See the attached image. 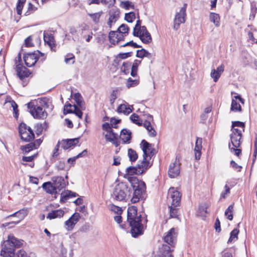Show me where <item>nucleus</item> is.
Here are the masks:
<instances>
[{
  "mask_svg": "<svg viewBox=\"0 0 257 257\" xmlns=\"http://www.w3.org/2000/svg\"><path fill=\"white\" fill-rule=\"evenodd\" d=\"M127 221L131 227V233L134 237L143 234L144 226L142 223L141 215L138 214L137 207L132 206L127 209Z\"/></svg>",
  "mask_w": 257,
  "mask_h": 257,
  "instance_id": "obj_1",
  "label": "nucleus"
},
{
  "mask_svg": "<svg viewBox=\"0 0 257 257\" xmlns=\"http://www.w3.org/2000/svg\"><path fill=\"white\" fill-rule=\"evenodd\" d=\"M128 181L131 183L134 190L131 199L132 203H136L140 200L145 199L147 197L145 183L134 176L128 177Z\"/></svg>",
  "mask_w": 257,
  "mask_h": 257,
  "instance_id": "obj_2",
  "label": "nucleus"
},
{
  "mask_svg": "<svg viewBox=\"0 0 257 257\" xmlns=\"http://www.w3.org/2000/svg\"><path fill=\"white\" fill-rule=\"evenodd\" d=\"M22 242L12 235L8 236V239L4 241L1 255L4 257H14L16 247L22 245Z\"/></svg>",
  "mask_w": 257,
  "mask_h": 257,
  "instance_id": "obj_3",
  "label": "nucleus"
},
{
  "mask_svg": "<svg viewBox=\"0 0 257 257\" xmlns=\"http://www.w3.org/2000/svg\"><path fill=\"white\" fill-rule=\"evenodd\" d=\"M242 130H238V128H234L231 131L230 135L231 142L232 147H231L229 144V148L230 152L234 153L235 155L239 157L241 155V150L238 149L240 146V140L242 137Z\"/></svg>",
  "mask_w": 257,
  "mask_h": 257,
  "instance_id": "obj_4",
  "label": "nucleus"
},
{
  "mask_svg": "<svg viewBox=\"0 0 257 257\" xmlns=\"http://www.w3.org/2000/svg\"><path fill=\"white\" fill-rule=\"evenodd\" d=\"M131 196L130 189L125 182H120L117 184L112 194V197L117 201L125 200L127 196Z\"/></svg>",
  "mask_w": 257,
  "mask_h": 257,
  "instance_id": "obj_5",
  "label": "nucleus"
},
{
  "mask_svg": "<svg viewBox=\"0 0 257 257\" xmlns=\"http://www.w3.org/2000/svg\"><path fill=\"white\" fill-rule=\"evenodd\" d=\"M143 144L142 150L143 151V164L145 167H151L150 160L151 157L155 154V150L152 147V145L145 140L142 141Z\"/></svg>",
  "mask_w": 257,
  "mask_h": 257,
  "instance_id": "obj_6",
  "label": "nucleus"
},
{
  "mask_svg": "<svg viewBox=\"0 0 257 257\" xmlns=\"http://www.w3.org/2000/svg\"><path fill=\"white\" fill-rule=\"evenodd\" d=\"M19 133L21 139L25 142H30L34 139V134L32 130L24 123L20 124Z\"/></svg>",
  "mask_w": 257,
  "mask_h": 257,
  "instance_id": "obj_7",
  "label": "nucleus"
},
{
  "mask_svg": "<svg viewBox=\"0 0 257 257\" xmlns=\"http://www.w3.org/2000/svg\"><path fill=\"white\" fill-rule=\"evenodd\" d=\"M31 114L34 118H44L47 116L46 111L40 106H35L34 103L30 102L27 104Z\"/></svg>",
  "mask_w": 257,
  "mask_h": 257,
  "instance_id": "obj_8",
  "label": "nucleus"
},
{
  "mask_svg": "<svg viewBox=\"0 0 257 257\" xmlns=\"http://www.w3.org/2000/svg\"><path fill=\"white\" fill-rule=\"evenodd\" d=\"M186 8L187 4H184L183 7L180 10V11L176 13L174 21L173 28L174 30H177L179 29L180 24L185 22Z\"/></svg>",
  "mask_w": 257,
  "mask_h": 257,
  "instance_id": "obj_9",
  "label": "nucleus"
},
{
  "mask_svg": "<svg viewBox=\"0 0 257 257\" xmlns=\"http://www.w3.org/2000/svg\"><path fill=\"white\" fill-rule=\"evenodd\" d=\"M168 202H171V205H180L181 199V193L174 187H171L168 192Z\"/></svg>",
  "mask_w": 257,
  "mask_h": 257,
  "instance_id": "obj_10",
  "label": "nucleus"
},
{
  "mask_svg": "<svg viewBox=\"0 0 257 257\" xmlns=\"http://www.w3.org/2000/svg\"><path fill=\"white\" fill-rule=\"evenodd\" d=\"M43 55L39 51L37 50L33 53H30L25 54L24 56V60L27 67H30L34 66L38 61L39 56Z\"/></svg>",
  "mask_w": 257,
  "mask_h": 257,
  "instance_id": "obj_11",
  "label": "nucleus"
},
{
  "mask_svg": "<svg viewBox=\"0 0 257 257\" xmlns=\"http://www.w3.org/2000/svg\"><path fill=\"white\" fill-rule=\"evenodd\" d=\"M177 235L178 229L172 228L166 233L163 239L164 241L168 244L167 245L174 247L177 241Z\"/></svg>",
  "mask_w": 257,
  "mask_h": 257,
  "instance_id": "obj_12",
  "label": "nucleus"
},
{
  "mask_svg": "<svg viewBox=\"0 0 257 257\" xmlns=\"http://www.w3.org/2000/svg\"><path fill=\"white\" fill-rule=\"evenodd\" d=\"M180 165L179 158L176 156L175 161L169 166L168 175L170 178H175L180 174Z\"/></svg>",
  "mask_w": 257,
  "mask_h": 257,
  "instance_id": "obj_13",
  "label": "nucleus"
},
{
  "mask_svg": "<svg viewBox=\"0 0 257 257\" xmlns=\"http://www.w3.org/2000/svg\"><path fill=\"white\" fill-rule=\"evenodd\" d=\"M143 161L139 162L137 167H129L126 170V174L133 175L134 174H142L150 167H145L142 164Z\"/></svg>",
  "mask_w": 257,
  "mask_h": 257,
  "instance_id": "obj_14",
  "label": "nucleus"
},
{
  "mask_svg": "<svg viewBox=\"0 0 257 257\" xmlns=\"http://www.w3.org/2000/svg\"><path fill=\"white\" fill-rule=\"evenodd\" d=\"M67 113H74L80 118H82L83 114L82 112L76 105H71L70 103L65 105L64 107V114H66Z\"/></svg>",
  "mask_w": 257,
  "mask_h": 257,
  "instance_id": "obj_15",
  "label": "nucleus"
},
{
  "mask_svg": "<svg viewBox=\"0 0 257 257\" xmlns=\"http://www.w3.org/2000/svg\"><path fill=\"white\" fill-rule=\"evenodd\" d=\"M171 247H173L166 244H163L159 248L158 254L155 257H173L171 253Z\"/></svg>",
  "mask_w": 257,
  "mask_h": 257,
  "instance_id": "obj_16",
  "label": "nucleus"
},
{
  "mask_svg": "<svg viewBox=\"0 0 257 257\" xmlns=\"http://www.w3.org/2000/svg\"><path fill=\"white\" fill-rule=\"evenodd\" d=\"M108 38L111 44L116 45L120 41L124 40V36L120 32L110 31L109 34Z\"/></svg>",
  "mask_w": 257,
  "mask_h": 257,
  "instance_id": "obj_17",
  "label": "nucleus"
},
{
  "mask_svg": "<svg viewBox=\"0 0 257 257\" xmlns=\"http://www.w3.org/2000/svg\"><path fill=\"white\" fill-rule=\"evenodd\" d=\"M139 35L137 36L139 37L141 40L145 44H149L152 41V37L150 33L148 32L145 26H143L142 31H139Z\"/></svg>",
  "mask_w": 257,
  "mask_h": 257,
  "instance_id": "obj_18",
  "label": "nucleus"
},
{
  "mask_svg": "<svg viewBox=\"0 0 257 257\" xmlns=\"http://www.w3.org/2000/svg\"><path fill=\"white\" fill-rule=\"evenodd\" d=\"M51 180L57 190L59 191L65 188L66 185V181L62 177L54 176L52 178Z\"/></svg>",
  "mask_w": 257,
  "mask_h": 257,
  "instance_id": "obj_19",
  "label": "nucleus"
},
{
  "mask_svg": "<svg viewBox=\"0 0 257 257\" xmlns=\"http://www.w3.org/2000/svg\"><path fill=\"white\" fill-rule=\"evenodd\" d=\"M238 100L242 103H244V99H242L240 95L234 96V98L232 100L231 105V110L233 111H241V107L237 100Z\"/></svg>",
  "mask_w": 257,
  "mask_h": 257,
  "instance_id": "obj_20",
  "label": "nucleus"
},
{
  "mask_svg": "<svg viewBox=\"0 0 257 257\" xmlns=\"http://www.w3.org/2000/svg\"><path fill=\"white\" fill-rule=\"evenodd\" d=\"M16 69L18 76L21 80L28 77L30 74L29 70L21 64L17 65Z\"/></svg>",
  "mask_w": 257,
  "mask_h": 257,
  "instance_id": "obj_21",
  "label": "nucleus"
},
{
  "mask_svg": "<svg viewBox=\"0 0 257 257\" xmlns=\"http://www.w3.org/2000/svg\"><path fill=\"white\" fill-rule=\"evenodd\" d=\"M119 14L120 12L118 10H112L110 11L109 18L107 22V24L110 28L118 19Z\"/></svg>",
  "mask_w": 257,
  "mask_h": 257,
  "instance_id": "obj_22",
  "label": "nucleus"
},
{
  "mask_svg": "<svg viewBox=\"0 0 257 257\" xmlns=\"http://www.w3.org/2000/svg\"><path fill=\"white\" fill-rule=\"evenodd\" d=\"M118 135L114 133L112 130L106 133L105 135V138L107 141L111 142L114 145L115 147H118L119 145L117 139Z\"/></svg>",
  "mask_w": 257,
  "mask_h": 257,
  "instance_id": "obj_23",
  "label": "nucleus"
},
{
  "mask_svg": "<svg viewBox=\"0 0 257 257\" xmlns=\"http://www.w3.org/2000/svg\"><path fill=\"white\" fill-rule=\"evenodd\" d=\"M79 142V139L63 140L61 142V147L64 150L69 149L72 146L76 145Z\"/></svg>",
  "mask_w": 257,
  "mask_h": 257,
  "instance_id": "obj_24",
  "label": "nucleus"
},
{
  "mask_svg": "<svg viewBox=\"0 0 257 257\" xmlns=\"http://www.w3.org/2000/svg\"><path fill=\"white\" fill-rule=\"evenodd\" d=\"M64 214V211L62 209L52 210L50 212L47 216V218L50 220L57 218H61Z\"/></svg>",
  "mask_w": 257,
  "mask_h": 257,
  "instance_id": "obj_25",
  "label": "nucleus"
},
{
  "mask_svg": "<svg viewBox=\"0 0 257 257\" xmlns=\"http://www.w3.org/2000/svg\"><path fill=\"white\" fill-rule=\"evenodd\" d=\"M42 187L48 193L53 194L57 192V190L53 182H45L43 184Z\"/></svg>",
  "mask_w": 257,
  "mask_h": 257,
  "instance_id": "obj_26",
  "label": "nucleus"
},
{
  "mask_svg": "<svg viewBox=\"0 0 257 257\" xmlns=\"http://www.w3.org/2000/svg\"><path fill=\"white\" fill-rule=\"evenodd\" d=\"M143 126L147 130L148 135L151 137H155L157 136V132L152 126L150 121L145 120L143 123Z\"/></svg>",
  "mask_w": 257,
  "mask_h": 257,
  "instance_id": "obj_27",
  "label": "nucleus"
},
{
  "mask_svg": "<svg viewBox=\"0 0 257 257\" xmlns=\"http://www.w3.org/2000/svg\"><path fill=\"white\" fill-rule=\"evenodd\" d=\"M131 107H132V106H130L126 104H121L118 106L117 111L119 113H122L125 115H127L133 111V109Z\"/></svg>",
  "mask_w": 257,
  "mask_h": 257,
  "instance_id": "obj_28",
  "label": "nucleus"
},
{
  "mask_svg": "<svg viewBox=\"0 0 257 257\" xmlns=\"http://www.w3.org/2000/svg\"><path fill=\"white\" fill-rule=\"evenodd\" d=\"M120 138L123 143H130L131 139V132L126 129L122 130L121 132Z\"/></svg>",
  "mask_w": 257,
  "mask_h": 257,
  "instance_id": "obj_29",
  "label": "nucleus"
},
{
  "mask_svg": "<svg viewBox=\"0 0 257 257\" xmlns=\"http://www.w3.org/2000/svg\"><path fill=\"white\" fill-rule=\"evenodd\" d=\"M77 194L71 191L67 190L66 192H62L61 194V202H65L69 198L76 197Z\"/></svg>",
  "mask_w": 257,
  "mask_h": 257,
  "instance_id": "obj_30",
  "label": "nucleus"
},
{
  "mask_svg": "<svg viewBox=\"0 0 257 257\" xmlns=\"http://www.w3.org/2000/svg\"><path fill=\"white\" fill-rule=\"evenodd\" d=\"M180 205H170L169 206L170 208V216L171 218H178L179 213V208L178 207Z\"/></svg>",
  "mask_w": 257,
  "mask_h": 257,
  "instance_id": "obj_31",
  "label": "nucleus"
},
{
  "mask_svg": "<svg viewBox=\"0 0 257 257\" xmlns=\"http://www.w3.org/2000/svg\"><path fill=\"white\" fill-rule=\"evenodd\" d=\"M136 56L138 58H143L145 57L148 58H152V55L145 49H142L137 51Z\"/></svg>",
  "mask_w": 257,
  "mask_h": 257,
  "instance_id": "obj_32",
  "label": "nucleus"
},
{
  "mask_svg": "<svg viewBox=\"0 0 257 257\" xmlns=\"http://www.w3.org/2000/svg\"><path fill=\"white\" fill-rule=\"evenodd\" d=\"M209 19L210 21L213 22L216 27H218L219 26L220 17L218 14L211 13L209 16Z\"/></svg>",
  "mask_w": 257,
  "mask_h": 257,
  "instance_id": "obj_33",
  "label": "nucleus"
},
{
  "mask_svg": "<svg viewBox=\"0 0 257 257\" xmlns=\"http://www.w3.org/2000/svg\"><path fill=\"white\" fill-rule=\"evenodd\" d=\"M239 231L238 229L235 228L230 232V237L227 241L228 243H231L232 241H235L238 239Z\"/></svg>",
  "mask_w": 257,
  "mask_h": 257,
  "instance_id": "obj_34",
  "label": "nucleus"
},
{
  "mask_svg": "<svg viewBox=\"0 0 257 257\" xmlns=\"http://www.w3.org/2000/svg\"><path fill=\"white\" fill-rule=\"evenodd\" d=\"M37 146L36 143H30L28 144H27L25 146H23L21 147V149L25 153H28L31 150H33L34 149H36Z\"/></svg>",
  "mask_w": 257,
  "mask_h": 257,
  "instance_id": "obj_35",
  "label": "nucleus"
},
{
  "mask_svg": "<svg viewBox=\"0 0 257 257\" xmlns=\"http://www.w3.org/2000/svg\"><path fill=\"white\" fill-rule=\"evenodd\" d=\"M233 205H230L225 211V216L229 220H232L233 219Z\"/></svg>",
  "mask_w": 257,
  "mask_h": 257,
  "instance_id": "obj_36",
  "label": "nucleus"
},
{
  "mask_svg": "<svg viewBox=\"0 0 257 257\" xmlns=\"http://www.w3.org/2000/svg\"><path fill=\"white\" fill-rule=\"evenodd\" d=\"M74 99L75 100L77 105H78L81 109L83 108V102L82 97L79 93H76L74 95Z\"/></svg>",
  "mask_w": 257,
  "mask_h": 257,
  "instance_id": "obj_37",
  "label": "nucleus"
},
{
  "mask_svg": "<svg viewBox=\"0 0 257 257\" xmlns=\"http://www.w3.org/2000/svg\"><path fill=\"white\" fill-rule=\"evenodd\" d=\"M130 118L133 123L138 124L139 126L143 125L142 120L140 119L139 115L137 114L133 113L130 116Z\"/></svg>",
  "mask_w": 257,
  "mask_h": 257,
  "instance_id": "obj_38",
  "label": "nucleus"
},
{
  "mask_svg": "<svg viewBox=\"0 0 257 257\" xmlns=\"http://www.w3.org/2000/svg\"><path fill=\"white\" fill-rule=\"evenodd\" d=\"M128 156L129 157L130 160L131 162L136 161L138 158V156L136 152L132 149H129L128 150Z\"/></svg>",
  "mask_w": 257,
  "mask_h": 257,
  "instance_id": "obj_39",
  "label": "nucleus"
},
{
  "mask_svg": "<svg viewBox=\"0 0 257 257\" xmlns=\"http://www.w3.org/2000/svg\"><path fill=\"white\" fill-rule=\"evenodd\" d=\"M129 28L125 24L121 25L117 29V32L121 33L124 38L128 34Z\"/></svg>",
  "mask_w": 257,
  "mask_h": 257,
  "instance_id": "obj_40",
  "label": "nucleus"
},
{
  "mask_svg": "<svg viewBox=\"0 0 257 257\" xmlns=\"http://www.w3.org/2000/svg\"><path fill=\"white\" fill-rule=\"evenodd\" d=\"M236 127H239L238 130H242V132H244L245 124L243 122L239 121H235L232 122V128L231 131L234 128H237Z\"/></svg>",
  "mask_w": 257,
  "mask_h": 257,
  "instance_id": "obj_41",
  "label": "nucleus"
},
{
  "mask_svg": "<svg viewBox=\"0 0 257 257\" xmlns=\"http://www.w3.org/2000/svg\"><path fill=\"white\" fill-rule=\"evenodd\" d=\"M142 27L141 26V22L140 20L137 21L136 24L134 28L133 35L134 36H138L139 35V32L142 31Z\"/></svg>",
  "mask_w": 257,
  "mask_h": 257,
  "instance_id": "obj_42",
  "label": "nucleus"
},
{
  "mask_svg": "<svg viewBox=\"0 0 257 257\" xmlns=\"http://www.w3.org/2000/svg\"><path fill=\"white\" fill-rule=\"evenodd\" d=\"M47 123L45 122L43 123H37L36 125V133L39 135L42 133L44 129L46 130L47 127Z\"/></svg>",
  "mask_w": 257,
  "mask_h": 257,
  "instance_id": "obj_43",
  "label": "nucleus"
},
{
  "mask_svg": "<svg viewBox=\"0 0 257 257\" xmlns=\"http://www.w3.org/2000/svg\"><path fill=\"white\" fill-rule=\"evenodd\" d=\"M119 91L118 89H116L115 90H113L110 95V99L109 101L111 105H112L115 100L117 98V96L119 94Z\"/></svg>",
  "mask_w": 257,
  "mask_h": 257,
  "instance_id": "obj_44",
  "label": "nucleus"
},
{
  "mask_svg": "<svg viewBox=\"0 0 257 257\" xmlns=\"http://www.w3.org/2000/svg\"><path fill=\"white\" fill-rule=\"evenodd\" d=\"M44 39L45 42L49 45V46L52 48L55 45L54 39L52 35H48V36H44Z\"/></svg>",
  "mask_w": 257,
  "mask_h": 257,
  "instance_id": "obj_45",
  "label": "nucleus"
},
{
  "mask_svg": "<svg viewBox=\"0 0 257 257\" xmlns=\"http://www.w3.org/2000/svg\"><path fill=\"white\" fill-rule=\"evenodd\" d=\"M131 67V63L130 62H123L122 66L121 67V71L124 74L129 73L130 68Z\"/></svg>",
  "mask_w": 257,
  "mask_h": 257,
  "instance_id": "obj_46",
  "label": "nucleus"
},
{
  "mask_svg": "<svg viewBox=\"0 0 257 257\" xmlns=\"http://www.w3.org/2000/svg\"><path fill=\"white\" fill-rule=\"evenodd\" d=\"M26 0H18L17 5V12L19 15L22 14V11Z\"/></svg>",
  "mask_w": 257,
  "mask_h": 257,
  "instance_id": "obj_47",
  "label": "nucleus"
},
{
  "mask_svg": "<svg viewBox=\"0 0 257 257\" xmlns=\"http://www.w3.org/2000/svg\"><path fill=\"white\" fill-rule=\"evenodd\" d=\"M40 103L41 105L46 108H49L52 105L50 99L46 97L41 98Z\"/></svg>",
  "mask_w": 257,
  "mask_h": 257,
  "instance_id": "obj_48",
  "label": "nucleus"
},
{
  "mask_svg": "<svg viewBox=\"0 0 257 257\" xmlns=\"http://www.w3.org/2000/svg\"><path fill=\"white\" fill-rule=\"evenodd\" d=\"M139 80L138 79H134L133 80L131 78H129L127 79L126 82V86L127 88H130L132 87H135L139 84Z\"/></svg>",
  "mask_w": 257,
  "mask_h": 257,
  "instance_id": "obj_49",
  "label": "nucleus"
},
{
  "mask_svg": "<svg viewBox=\"0 0 257 257\" xmlns=\"http://www.w3.org/2000/svg\"><path fill=\"white\" fill-rule=\"evenodd\" d=\"M136 19L135 14L134 12H130L126 14L124 19L128 23H132Z\"/></svg>",
  "mask_w": 257,
  "mask_h": 257,
  "instance_id": "obj_50",
  "label": "nucleus"
},
{
  "mask_svg": "<svg viewBox=\"0 0 257 257\" xmlns=\"http://www.w3.org/2000/svg\"><path fill=\"white\" fill-rule=\"evenodd\" d=\"M202 149V139L197 137L196 138L194 152L201 151Z\"/></svg>",
  "mask_w": 257,
  "mask_h": 257,
  "instance_id": "obj_51",
  "label": "nucleus"
},
{
  "mask_svg": "<svg viewBox=\"0 0 257 257\" xmlns=\"http://www.w3.org/2000/svg\"><path fill=\"white\" fill-rule=\"evenodd\" d=\"M207 205L206 203H203L199 206V211L202 215H205L208 213Z\"/></svg>",
  "mask_w": 257,
  "mask_h": 257,
  "instance_id": "obj_52",
  "label": "nucleus"
},
{
  "mask_svg": "<svg viewBox=\"0 0 257 257\" xmlns=\"http://www.w3.org/2000/svg\"><path fill=\"white\" fill-rule=\"evenodd\" d=\"M37 10V8L35 7L31 3H29L28 7L27 12L25 13V16H28Z\"/></svg>",
  "mask_w": 257,
  "mask_h": 257,
  "instance_id": "obj_53",
  "label": "nucleus"
},
{
  "mask_svg": "<svg viewBox=\"0 0 257 257\" xmlns=\"http://www.w3.org/2000/svg\"><path fill=\"white\" fill-rule=\"evenodd\" d=\"M121 7L126 10H128L130 8H134V5L131 2L124 1L121 2Z\"/></svg>",
  "mask_w": 257,
  "mask_h": 257,
  "instance_id": "obj_54",
  "label": "nucleus"
},
{
  "mask_svg": "<svg viewBox=\"0 0 257 257\" xmlns=\"http://www.w3.org/2000/svg\"><path fill=\"white\" fill-rule=\"evenodd\" d=\"M224 66L223 64H221L219 66L216 70L217 72V76L215 77V79H219L222 73L224 71Z\"/></svg>",
  "mask_w": 257,
  "mask_h": 257,
  "instance_id": "obj_55",
  "label": "nucleus"
},
{
  "mask_svg": "<svg viewBox=\"0 0 257 257\" xmlns=\"http://www.w3.org/2000/svg\"><path fill=\"white\" fill-rule=\"evenodd\" d=\"M80 218V214L78 213H75L71 216V217H70V219L71 220V222L75 225L79 221Z\"/></svg>",
  "mask_w": 257,
  "mask_h": 257,
  "instance_id": "obj_56",
  "label": "nucleus"
},
{
  "mask_svg": "<svg viewBox=\"0 0 257 257\" xmlns=\"http://www.w3.org/2000/svg\"><path fill=\"white\" fill-rule=\"evenodd\" d=\"M65 225L66 229L68 231L72 230L75 226L74 223L71 222L70 218L65 222Z\"/></svg>",
  "mask_w": 257,
  "mask_h": 257,
  "instance_id": "obj_57",
  "label": "nucleus"
},
{
  "mask_svg": "<svg viewBox=\"0 0 257 257\" xmlns=\"http://www.w3.org/2000/svg\"><path fill=\"white\" fill-rule=\"evenodd\" d=\"M26 215L25 212L24 210H19L14 214L10 215V216H17L18 217H19L21 219H23Z\"/></svg>",
  "mask_w": 257,
  "mask_h": 257,
  "instance_id": "obj_58",
  "label": "nucleus"
},
{
  "mask_svg": "<svg viewBox=\"0 0 257 257\" xmlns=\"http://www.w3.org/2000/svg\"><path fill=\"white\" fill-rule=\"evenodd\" d=\"M132 54L133 52H132L124 53H119L117 55L116 58H120L121 59H124L132 56Z\"/></svg>",
  "mask_w": 257,
  "mask_h": 257,
  "instance_id": "obj_59",
  "label": "nucleus"
},
{
  "mask_svg": "<svg viewBox=\"0 0 257 257\" xmlns=\"http://www.w3.org/2000/svg\"><path fill=\"white\" fill-rule=\"evenodd\" d=\"M127 46H132V47H133L136 48L142 47L141 46L137 44L136 43L134 42L133 41L127 42L123 45H121L120 47H126Z\"/></svg>",
  "mask_w": 257,
  "mask_h": 257,
  "instance_id": "obj_60",
  "label": "nucleus"
},
{
  "mask_svg": "<svg viewBox=\"0 0 257 257\" xmlns=\"http://www.w3.org/2000/svg\"><path fill=\"white\" fill-rule=\"evenodd\" d=\"M100 13H96L92 14H90L89 16L91 17V18L92 19V20L95 23H98L99 20V18L100 17Z\"/></svg>",
  "mask_w": 257,
  "mask_h": 257,
  "instance_id": "obj_61",
  "label": "nucleus"
},
{
  "mask_svg": "<svg viewBox=\"0 0 257 257\" xmlns=\"http://www.w3.org/2000/svg\"><path fill=\"white\" fill-rule=\"evenodd\" d=\"M230 166L237 172H240L241 169L242 168V167L241 166L238 165L234 161H230Z\"/></svg>",
  "mask_w": 257,
  "mask_h": 257,
  "instance_id": "obj_62",
  "label": "nucleus"
},
{
  "mask_svg": "<svg viewBox=\"0 0 257 257\" xmlns=\"http://www.w3.org/2000/svg\"><path fill=\"white\" fill-rule=\"evenodd\" d=\"M74 56L72 54H69L66 55L65 58V62L66 63H69L72 60V63L74 62Z\"/></svg>",
  "mask_w": 257,
  "mask_h": 257,
  "instance_id": "obj_63",
  "label": "nucleus"
},
{
  "mask_svg": "<svg viewBox=\"0 0 257 257\" xmlns=\"http://www.w3.org/2000/svg\"><path fill=\"white\" fill-rule=\"evenodd\" d=\"M225 188V191L224 192H222L220 196V199H225L226 198V195H227L229 194L230 193V188L228 186V185H225L224 186Z\"/></svg>",
  "mask_w": 257,
  "mask_h": 257,
  "instance_id": "obj_64",
  "label": "nucleus"
}]
</instances>
